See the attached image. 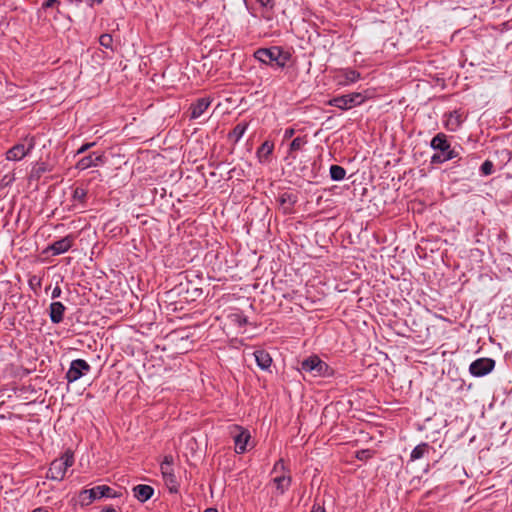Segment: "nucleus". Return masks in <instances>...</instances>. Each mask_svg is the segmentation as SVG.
Wrapping results in <instances>:
<instances>
[{"mask_svg": "<svg viewBox=\"0 0 512 512\" xmlns=\"http://www.w3.org/2000/svg\"><path fill=\"white\" fill-rule=\"evenodd\" d=\"M465 117L460 110H454L444 114V127L451 132L457 131L463 124Z\"/></svg>", "mask_w": 512, "mask_h": 512, "instance_id": "15", "label": "nucleus"}, {"mask_svg": "<svg viewBox=\"0 0 512 512\" xmlns=\"http://www.w3.org/2000/svg\"><path fill=\"white\" fill-rule=\"evenodd\" d=\"M35 144L34 136H26L20 143L15 144L6 152V159L9 161L22 160L34 149Z\"/></svg>", "mask_w": 512, "mask_h": 512, "instance_id": "7", "label": "nucleus"}, {"mask_svg": "<svg viewBox=\"0 0 512 512\" xmlns=\"http://www.w3.org/2000/svg\"><path fill=\"white\" fill-rule=\"evenodd\" d=\"M62 294V290L59 286H56L54 287L53 291H52V298L53 299H56V298H59Z\"/></svg>", "mask_w": 512, "mask_h": 512, "instance_id": "37", "label": "nucleus"}, {"mask_svg": "<svg viewBox=\"0 0 512 512\" xmlns=\"http://www.w3.org/2000/svg\"><path fill=\"white\" fill-rule=\"evenodd\" d=\"M330 177L333 181H341L346 176V170L339 165H332L330 167Z\"/></svg>", "mask_w": 512, "mask_h": 512, "instance_id": "27", "label": "nucleus"}, {"mask_svg": "<svg viewBox=\"0 0 512 512\" xmlns=\"http://www.w3.org/2000/svg\"><path fill=\"white\" fill-rule=\"evenodd\" d=\"M45 171H46L45 164L40 163V164H38V167L34 170V173L36 174L37 177H40V175L42 173H44Z\"/></svg>", "mask_w": 512, "mask_h": 512, "instance_id": "35", "label": "nucleus"}, {"mask_svg": "<svg viewBox=\"0 0 512 512\" xmlns=\"http://www.w3.org/2000/svg\"><path fill=\"white\" fill-rule=\"evenodd\" d=\"M261 6L263 7H270L272 8L274 3L273 0H256Z\"/></svg>", "mask_w": 512, "mask_h": 512, "instance_id": "36", "label": "nucleus"}, {"mask_svg": "<svg viewBox=\"0 0 512 512\" xmlns=\"http://www.w3.org/2000/svg\"><path fill=\"white\" fill-rule=\"evenodd\" d=\"M339 73L340 77L343 78V80L339 81V84L343 86L355 83L361 78V74L352 68L341 69Z\"/></svg>", "mask_w": 512, "mask_h": 512, "instance_id": "20", "label": "nucleus"}, {"mask_svg": "<svg viewBox=\"0 0 512 512\" xmlns=\"http://www.w3.org/2000/svg\"><path fill=\"white\" fill-rule=\"evenodd\" d=\"M294 129L293 128H288L285 130V133H284V138L287 139V138H291L293 135H294Z\"/></svg>", "mask_w": 512, "mask_h": 512, "instance_id": "38", "label": "nucleus"}, {"mask_svg": "<svg viewBox=\"0 0 512 512\" xmlns=\"http://www.w3.org/2000/svg\"><path fill=\"white\" fill-rule=\"evenodd\" d=\"M307 144L306 136H298L292 140L289 146L288 155L286 158H290L292 160L296 159V152L303 149V147Z\"/></svg>", "mask_w": 512, "mask_h": 512, "instance_id": "22", "label": "nucleus"}, {"mask_svg": "<svg viewBox=\"0 0 512 512\" xmlns=\"http://www.w3.org/2000/svg\"><path fill=\"white\" fill-rule=\"evenodd\" d=\"M301 371L312 373L315 377H331L334 370L317 355L304 359L301 363Z\"/></svg>", "mask_w": 512, "mask_h": 512, "instance_id": "3", "label": "nucleus"}, {"mask_svg": "<svg viewBox=\"0 0 512 512\" xmlns=\"http://www.w3.org/2000/svg\"><path fill=\"white\" fill-rule=\"evenodd\" d=\"M91 366L83 359H75L70 363L65 378L69 383L79 380L82 376L89 373Z\"/></svg>", "mask_w": 512, "mask_h": 512, "instance_id": "10", "label": "nucleus"}, {"mask_svg": "<svg viewBox=\"0 0 512 512\" xmlns=\"http://www.w3.org/2000/svg\"><path fill=\"white\" fill-rule=\"evenodd\" d=\"M117 496L116 492L107 485H98L91 489L82 490L79 495L82 506H88L96 499L115 498Z\"/></svg>", "mask_w": 512, "mask_h": 512, "instance_id": "4", "label": "nucleus"}, {"mask_svg": "<svg viewBox=\"0 0 512 512\" xmlns=\"http://www.w3.org/2000/svg\"><path fill=\"white\" fill-rule=\"evenodd\" d=\"M254 357H255V361L258 365V367L262 370H269L271 365H272V357L270 356V354L263 350V349H260V350H256L254 353H253Z\"/></svg>", "mask_w": 512, "mask_h": 512, "instance_id": "21", "label": "nucleus"}, {"mask_svg": "<svg viewBox=\"0 0 512 512\" xmlns=\"http://www.w3.org/2000/svg\"><path fill=\"white\" fill-rule=\"evenodd\" d=\"M134 497L140 502L148 501L154 494V489L150 485L139 484L133 488Z\"/></svg>", "mask_w": 512, "mask_h": 512, "instance_id": "19", "label": "nucleus"}, {"mask_svg": "<svg viewBox=\"0 0 512 512\" xmlns=\"http://www.w3.org/2000/svg\"><path fill=\"white\" fill-rule=\"evenodd\" d=\"M365 101V97L359 92H353L345 95L333 97L327 101V105L339 108L341 110H349L353 107L361 105Z\"/></svg>", "mask_w": 512, "mask_h": 512, "instance_id": "6", "label": "nucleus"}, {"mask_svg": "<svg viewBox=\"0 0 512 512\" xmlns=\"http://www.w3.org/2000/svg\"><path fill=\"white\" fill-rule=\"evenodd\" d=\"M274 151V143L266 140L256 151V157L260 164H267L271 161V155Z\"/></svg>", "mask_w": 512, "mask_h": 512, "instance_id": "17", "label": "nucleus"}, {"mask_svg": "<svg viewBox=\"0 0 512 512\" xmlns=\"http://www.w3.org/2000/svg\"><path fill=\"white\" fill-rule=\"evenodd\" d=\"M446 161H449V159H446V157L440 153H434L430 159L431 164H443Z\"/></svg>", "mask_w": 512, "mask_h": 512, "instance_id": "33", "label": "nucleus"}, {"mask_svg": "<svg viewBox=\"0 0 512 512\" xmlns=\"http://www.w3.org/2000/svg\"><path fill=\"white\" fill-rule=\"evenodd\" d=\"M204 512H218V510L216 508L210 507V508L205 509Z\"/></svg>", "mask_w": 512, "mask_h": 512, "instance_id": "42", "label": "nucleus"}, {"mask_svg": "<svg viewBox=\"0 0 512 512\" xmlns=\"http://www.w3.org/2000/svg\"><path fill=\"white\" fill-rule=\"evenodd\" d=\"M211 103L212 98L209 96L198 98L195 102L191 103L190 105V118L197 119L201 117L210 107Z\"/></svg>", "mask_w": 512, "mask_h": 512, "instance_id": "16", "label": "nucleus"}, {"mask_svg": "<svg viewBox=\"0 0 512 512\" xmlns=\"http://www.w3.org/2000/svg\"><path fill=\"white\" fill-rule=\"evenodd\" d=\"M254 57L265 65H275L278 68H285L292 55L289 51L280 46L259 48L254 52Z\"/></svg>", "mask_w": 512, "mask_h": 512, "instance_id": "1", "label": "nucleus"}, {"mask_svg": "<svg viewBox=\"0 0 512 512\" xmlns=\"http://www.w3.org/2000/svg\"><path fill=\"white\" fill-rule=\"evenodd\" d=\"M60 6L61 2L59 0H45L41 5L40 11L47 12L51 9L53 12V20H58L59 15L61 14Z\"/></svg>", "mask_w": 512, "mask_h": 512, "instance_id": "23", "label": "nucleus"}, {"mask_svg": "<svg viewBox=\"0 0 512 512\" xmlns=\"http://www.w3.org/2000/svg\"><path fill=\"white\" fill-rule=\"evenodd\" d=\"M229 435L234 441L235 452L237 454L245 453L251 439L249 430L240 425L233 424L229 426Z\"/></svg>", "mask_w": 512, "mask_h": 512, "instance_id": "8", "label": "nucleus"}, {"mask_svg": "<svg viewBox=\"0 0 512 512\" xmlns=\"http://www.w3.org/2000/svg\"><path fill=\"white\" fill-rule=\"evenodd\" d=\"M428 449H429V445L428 443H420L419 445H417L411 452L410 454V459L412 461H415V460H418V459H421L427 452H428Z\"/></svg>", "mask_w": 512, "mask_h": 512, "instance_id": "26", "label": "nucleus"}, {"mask_svg": "<svg viewBox=\"0 0 512 512\" xmlns=\"http://www.w3.org/2000/svg\"><path fill=\"white\" fill-rule=\"evenodd\" d=\"M49 310V316L52 323L59 324L63 321L66 307L62 302H52Z\"/></svg>", "mask_w": 512, "mask_h": 512, "instance_id": "18", "label": "nucleus"}, {"mask_svg": "<svg viewBox=\"0 0 512 512\" xmlns=\"http://www.w3.org/2000/svg\"><path fill=\"white\" fill-rule=\"evenodd\" d=\"M32 512H48V510L44 507H38L34 509Z\"/></svg>", "mask_w": 512, "mask_h": 512, "instance_id": "40", "label": "nucleus"}, {"mask_svg": "<svg viewBox=\"0 0 512 512\" xmlns=\"http://www.w3.org/2000/svg\"><path fill=\"white\" fill-rule=\"evenodd\" d=\"M173 463V456L166 455L160 464V469L166 487L171 493H178L180 484L174 473Z\"/></svg>", "mask_w": 512, "mask_h": 512, "instance_id": "5", "label": "nucleus"}, {"mask_svg": "<svg viewBox=\"0 0 512 512\" xmlns=\"http://www.w3.org/2000/svg\"><path fill=\"white\" fill-rule=\"evenodd\" d=\"M285 466L282 459L278 460L273 467V472L277 473L279 471H283L281 475H278L273 478V483L276 487L278 494H284L291 485V476L287 473H284Z\"/></svg>", "mask_w": 512, "mask_h": 512, "instance_id": "11", "label": "nucleus"}, {"mask_svg": "<svg viewBox=\"0 0 512 512\" xmlns=\"http://www.w3.org/2000/svg\"><path fill=\"white\" fill-rule=\"evenodd\" d=\"M249 124L247 122H240L238 123L231 132L228 134L229 140H232L234 143H237L240 141V139L245 134L246 130L248 129Z\"/></svg>", "mask_w": 512, "mask_h": 512, "instance_id": "24", "label": "nucleus"}, {"mask_svg": "<svg viewBox=\"0 0 512 512\" xmlns=\"http://www.w3.org/2000/svg\"><path fill=\"white\" fill-rule=\"evenodd\" d=\"M99 43L102 47L114 51L113 37L108 33H104L99 37Z\"/></svg>", "mask_w": 512, "mask_h": 512, "instance_id": "30", "label": "nucleus"}, {"mask_svg": "<svg viewBox=\"0 0 512 512\" xmlns=\"http://www.w3.org/2000/svg\"><path fill=\"white\" fill-rule=\"evenodd\" d=\"M430 147L433 150L439 151L440 154H443L446 157V159L452 160L458 157V152L451 148V144L448 141L447 135L442 132L437 133L431 139Z\"/></svg>", "mask_w": 512, "mask_h": 512, "instance_id": "9", "label": "nucleus"}, {"mask_svg": "<svg viewBox=\"0 0 512 512\" xmlns=\"http://www.w3.org/2000/svg\"><path fill=\"white\" fill-rule=\"evenodd\" d=\"M281 205H288V209L291 210L293 206L297 203V195L291 192H284L280 194L278 198Z\"/></svg>", "mask_w": 512, "mask_h": 512, "instance_id": "25", "label": "nucleus"}, {"mask_svg": "<svg viewBox=\"0 0 512 512\" xmlns=\"http://www.w3.org/2000/svg\"><path fill=\"white\" fill-rule=\"evenodd\" d=\"M76 236L74 234H68L60 240H57L46 247L44 252H51L53 256L64 254L71 249L74 245Z\"/></svg>", "mask_w": 512, "mask_h": 512, "instance_id": "12", "label": "nucleus"}, {"mask_svg": "<svg viewBox=\"0 0 512 512\" xmlns=\"http://www.w3.org/2000/svg\"><path fill=\"white\" fill-rule=\"evenodd\" d=\"M74 464V453L71 450H66L60 458L53 460L46 473V478L56 481H62L65 477L66 471Z\"/></svg>", "mask_w": 512, "mask_h": 512, "instance_id": "2", "label": "nucleus"}, {"mask_svg": "<svg viewBox=\"0 0 512 512\" xmlns=\"http://www.w3.org/2000/svg\"><path fill=\"white\" fill-rule=\"evenodd\" d=\"M228 318L232 323L236 324L239 327L245 326L248 322L247 317L243 315L241 312L231 313L229 314Z\"/></svg>", "mask_w": 512, "mask_h": 512, "instance_id": "29", "label": "nucleus"}, {"mask_svg": "<svg viewBox=\"0 0 512 512\" xmlns=\"http://www.w3.org/2000/svg\"><path fill=\"white\" fill-rule=\"evenodd\" d=\"M89 2V6H93L95 4V0H87Z\"/></svg>", "mask_w": 512, "mask_h": 512, "instance_id": "44", "label": "nucleus"}, {"mask_svg": "<svg viewBox=\"0 0 512 512\" xmlns=\"http://www.w3.org/2000/svg\"><path fill=\"white\" fill-rule=\"evenodd\" d=\"M355 456L360 461H367L368 459L372 458L373 451L370 449H362L357 451Z\"/></svg>", "mask_w": 512, "mask_h": 512, "instance_id": "32", "label": "nucleus"}, {"mask_svg": "<svg viewBox=\"0 0 512 512\" xmlns=\"http://www.w3.org/2000/svg\"><path fill=\"white\" fill-rule=\"evenodd\" d=\"M104 0H95V4H101Z\"/></svg>", "mask_w": 512, "mask_h": 512, "instance_id": "45", "label": "nucleus"}, {"mask_svg": "<svg viewBox=\"0 0 512 512\" xmlns=\"http://www.w3.org/2000/svg\"><path fill=\"white\" fill-rule=\"evenodd\" d=\"M103 511L104 512H117V510L113 507H106Z\"/></svg>", "mask_w": 512, "mask_h": 512, "instance_id": "41", "label": "nucleus"}, {"mask_svg": "<svg viewBox=\"0 0 512 512\" xmlns=\"http://www.w3.org/2000/svg\"><path fill=\"white\" fill-rule=\"evenodd\" d=\"M495 367V361L491 358H479L469 366V372L475 377H483L490 373Z\"/></svg>", "mask_w": 512, "mask_h": 512, "instance_id": "13", "label": "nucleus"}, {"mask_svg": "<svg viewBox=\"0 0 512 512\" xmlns=\"http://www.w3.org/2000/svg\"><path fill=\"white\" fill-rule=\"evenodd\" d=\"M480 171H481L482 175H484V176L491 175L494 171L493 162L490 160H485L480 167Z\"/></svg>", "mask_w": 512, "mask_h": 512, "instance_id": "31", "label": "nucleus"}, {"mask_svg": "<svg viewBox=\"0 0 512 512\" xmlns=\"http://www.w3.org/2000/svg\"><path fill=\"white\" fill-rule=\"evenodd\" d=\"M284 298H286L288 300H292L293 299L292 294H284Z\"/></svg>", "mask_w": 512, "mask_h": 512, "instance_id": "43", "label": "nucleus"}, {"mask_svg": "<svg viewBox=\"0 0 512 512\" xmlns=\"http://www.w3.org/2000/svg\"><path fill=\"white\" fill-rule=\"evenodd\" d=\"M464 161H465V159H463V158H459V160H458L459 164H460L461 162H464Z\"/></svg>", "mask_w": 512, "mask_h": 512, "instance_id": "46", "label": "nucleus"}, {"mask_svg": "<svg viewBox=\"0 0 512 512\" xmlns=\"http://www.w3.org/2000/svg\"><path fill=\"white\" fill-rule=\"evenodd\" d=\"M96 145V142H88V143H85L83 144L77 151H76V154L75 155H80V154H83L85 153L87 150H89L90 148L94 147Z\"/></svg>", "mask_w": 512, "mask_h": 512, "instance_id": "34", "label": "nucleus"}, {"mask_svg": "<svg viewBox=\"0 0 512 512\" xmlns=\"http://www.w3.org/2000/svg\"><path fill=\"white\" fill-rule=\"evenodd\" d=\"M310 512H326L325 508L320 505H313Z\"/></svg>", "mask_w": 512, "mask_h": 512, "instance_id": "39", "label": "nucleus"}, {"mask_svg": "<svg viewBox=\"0 0 512 512\" xmlns=\"http://www.w3.org/2000/svg\"><path fill=\"white\" fill-rule=\"evenodd\" d=\"M104 162L105 156L103 153L98 154L97 152H93L79 159L75 165V168L83 171L90 167H96L100 164H104Z\"/></svg>", "mask_w": 512, "mask_h": 512, "instance_id": "14", "label": "nucleus"}, {"mask_svg": "<svg viewBox=\"0 0 512 512\" xmlns=\"http://www.w3.org/2000/svg\"><path fill=\"white\" fill-rule=\"evenodd\" d=\"M87 190L83 187H76L73 190L72 200L79 204L84 205L86 203Z\"/></svg>", "mask_w": 512, "mask_h": 512, "instance_id": "28", "label": "nucleus"}]
</instances>
